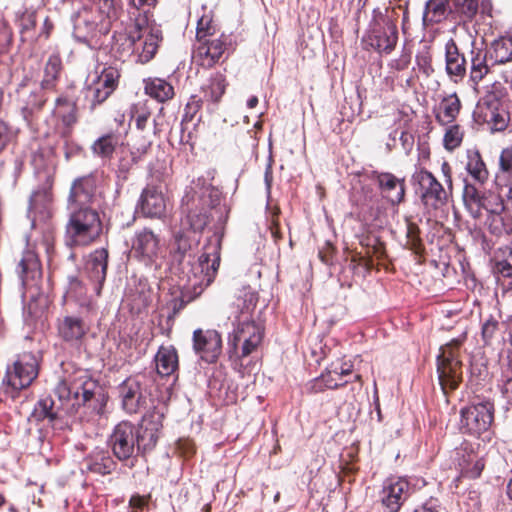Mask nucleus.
Instances as JSON below:
<instances>
[{
    "label": "nucleus",
    "mask_w": 512,
    "mask_h": 512,
    "mask_svg": "<svg viewBox=\"0 0 512 512\" xmlns=\"http://www.w3.org/2000/svg\"><path fill=\"white\" fill-rule=\"evenodd\" d=\"M128 18L133 21V30L129 33H115L111 50L121 60L135 54L137 62L145 64L156 54L161 31L148 27V12L137 6L135 2L127 3Z\"/></svg>",
    "instance_id": "1"
},
{
    "label": "nucleus",
    "mask_w": 512,
    "mask_h": 512,
    "mask_svg": "<svg viewBox=\"0 0 512 512\" xmlns=\"http://www.w3.org/2000/svg\"><path fill=\"white\" fill-rule=\"evenodd\" d=\"M216 201H218V198L211 199L209 211L205 208L189 211L186 217L181 220L180 226V228L185 231L197 233L201 232L206 227L210 218L212 220L217 218L216 231L213 237L209 239V243L204 247V252L199 257L201 272L205 271V286L210 285L213 281L220 265V248L223 236V232L220 230L223 229L227 219L226 207L216 203Z\"/></svg>",
    "instance_id": "2"
},
{
    "label": "nucleus",
    "mask_w": 512,
    "mask_h": 512,
    "mask_svg": "<svg viewBox=\"0 0 512 512\" xmlns=\"http://www.w3.org/2000/svg\"><path fill=\"white\" fill-rule=\"evenodd\" d=\"M99 385L86 370H77L61 380L55 387V395L63 403L66 414H74L96 396Z\"/></svg>",
    "instance_id": "3"
},
{
    "label": "nucleus",
    "mask_w": 512,
    "mask_h": 512,
    "mask_svg": "<svg viewBox=\"0 0 512 512\" xmlns=\"http://www.w3.org/2000/svg\"><path fill=\"white\" fill-rule=\"evenodd\" d=\"M395 7L384 5L373 9V17L363 37V43L379 53L390 54L398 41Z\"/></svg>",
    "instance_id": "4"
},
{
    "label": "nucleus",
    "mask_w": 512,
    "mask_h": 512,
    "mask_svg": "<svg viewBox=\"0 0 512 512\" xmlns=\"http://www.w3.org/2000/svg\"><path fill=\"white\" fill-rule=\"evenodd\" d=\"M69 220L65 228V243L69 247L86 246L102 232L98 212L93 208H68Z\"/></svg>",
    "instance_id": "5"
},
{
    "label": "nucleus",
    "mask_w": 512,
    "mask_h": 512,
    "mask_svg": "<svg viewBox=\"0 0 512 512\" xmlns=\"http://www.w3.org/2000/svg\"><path fill=\"white\" fill-rule=\"evenodd\" d=\"M91 10L98 11V20H90L86 11L79 14L74 25V36L82 43H89L93 38L98 22L102 28H107L113 21L119 19L123 13L121 2H92Z\"/></svg>",
    "instance_id": "6"
},
{
    "label": "nucleus",
    "mask_w": 512,
    "mask_h": 512,
    "mask_svg": "<svg viewBox=\"0 0 512 512\" xmlns=\"http://www.w3.org/2000/svg\"><path fill=\"white\" fill-rule=\"evenodd\" d=\"M461 341L454 339L442 346L437 356V373L439 384L444 393L458 388L462 380V362L459 349Z\"/></svg>",
    "instance_id": "7"
},
{
    "label": "nucleus",
    "mask_w": 512,
    "mask_h": 512,
    "mask_svg": "<svg viewBox=\"0 0 512 512\" xmlns=\"http://www.w3.org/2000/svg\"><path fill=\"white\" fill-rule=\"evenodd\" d=\"M39 374V357L32 352L18 354L7 366L3 384L12 392L28 388Z\"/></svg>",
    "instance_id": "8"
},
{
    "label": "nucleus",
    "mask_w": 512,
    "mask_h": 512,
    "mask_svg": "<svg viewBox=\"0 0 512 512\" xmlns=\"http://www.w3.org/2000/svg\"><path fill=\"white\" fill-rule=\"evenodd\" d=\"M495 407L489 399H476L461 410V429L464 433L481 436L488 433L494 421Z\"/></svg>",
    "instance_id": "9"
},
{
    "label": "nucleus",
    "mask_w": 512,
    "mask_h": 512,
    "mask_svg": "<svg viewBox=\"0 0 512 512\" xmlns=\"http://www.w3.org/2000/svg\"><path fill=\"white\" fill-rule=\"evenodd\" d=\"M136 425L129 421H121L113 428L108 437V446L113 455L121 462H131L138 457Z\"/></svg>",
    "instance_id": "10"
},
{
    "label": "nucleus",
    "mask_w": 512,
    "mask_h": 512,
    "mask_svg": "<svg viewBox=\"0 0 512 512\" xmlns=\"http://www.w3.org/2000/svg\"><path fill=\"white\" fill-rule=\"evenodd\" d=\"M163 409V406L154 405L136 425L138 456L144 457L156 447L163 428Z\"/></svg>",
    "instance_id": "11"
},
{
    "label": "nucleus",
    "mask_w": 512,
    "mask_h": 512,
    "mask_svg": "<svg viewBox=\"0 0 512 512\" xmlns=\"http://www.w3.org/2000/svg\"><path fill=\"white\" fill-rule=\"evenodd\" d=\"M146 375H136L124 380L118 388L121 406L127 414H136L148 406L150 391Z\"/></svg>",
    "instance_id": "12"
},
{
    "label": "nucleus",
    "mask_w": 512,
    "mask_h": 512,
    "mask_svg": "<svg viewBox=\"0 0 512 512\" xmlns=\"http://www.w3.org/2000/svg\"><path fill=\"white\" fill-rule=\"evenodd\" d=\"M237 321V327L228 340L229 353H237L238 344L242 343L240 357H247L260 345L264 332L262 327L250 318H237Z\"/></svg>",
    "instance_id": "13"
},
{
    "label": "nucleus",
    "mask_w": 512,
    "mask_h": 512,
    "mask_svg": "<svg viewBox=\"0 0 512 512\" xmlns=\"http://www.w3.org/2000/svg\"><path fill=\"white\" fill-rule=\"evenodd\" d=\"M475 116L492 133L504 131L510 123V113L495 95H488L478 102Z\"/></svg>",
    "instance_id": "14"
},
{
    "label": "nucleus",
    "mask_w": 512,
    "mask_h": 512,
    "mask_svg": "<svg viewBox=\"0 0 512 512\" xmlns=\"http://www.w3.org/2000/svg\"><path fill=\"white\" fill-rule=\"evenodd\" d=\"M421 189V202L427 211L437 210L447 204L450 190L445 189L428 170H421L414 176Z\"/></svg>",
    "instance_id": "15"
},
{
    "label": "nucleus",
    "mask_w": 512,
    "mask_h": 512,
    "mask_svg": "<svg viewBox=\"0 0 512 512\" xmlns=\"http://www.w3.org/2000/svg\"><path fill=\"white\" fill-rule=\"evenodd\" d=\"M98 182L97 172L74 179L67 199V208H92L91 205L97 196Z\"/></svg>",
    "instance_id": "16"
},
{
    "label": "nucleus",
    "mask_w": 512,
    "mask_h": 512,
    "mask_svg": "<svg viewBox=\"0 0 512 512\" xmlns=\"http://www.w3.org/2000/svg\"><path fill=\"white\" fill-rule=\"evenodd\" d=\"M17 273L19 275L23 296L29 293L30 298H35L40 293V283L42 280L41 265L35 252L26 250L18 264Z\"/></svg>",
    "instance_id": "17"
},
{
    "label": "nucleus",
    "mask_w": 512,
    "mask_h": 512,
    "mask_svg": "<svg viewBox=\"0 0 512 512\" xmlns=\"http://www.w3.org/2000/svg\"><path fill=\"white\" fill-rule=\"evenodd\" d=\"M193 350L207 363H215L222 353V338L214 329H196L193 332Z\"/></svg>",
    "instance_id": "18"
},
{
    "label": "nucleus",
    "mask_w": 512,
    "mask_h": 512,
    "mask_svg": "<svg viewBox=\"0 0 512 512\" xmlns=\"http://www.w3.org/2000/svg\"><path fill=\"white\" fill-rule=\"evenodd\" d=\"M160 238L149 228L137 230L132 239L131 251L147 265L153 264L161 254Z\"/></svg>",
    "instance_id": "19"
},
{
    "label": "nucleus",
    "mask_w": 512,
    "mask_h": 512,
    "mask_svg": "<svg viewBox=\"0 0 512 512\" xmlns=\"http://www.w3.org/2000/svg\"><path fill=\"white\" fill-rule=\"evenodd\" d=\"M411 487L405 478L392 477L385 480L380 499L387 512H398L409 498Z\"/></svg>",
    "instance_id": "20"
},
{
    "label": "nucleus",
    "mask_w": 512,
    "mask_h": 512,
    "mask_svg": "<svg viewBox=\"0 0 512 512\" xmlns=\"http://www.w3.org/2000/svg\"><path fill=\"white\" fill-rule=\"evenodd\" d=\"M371 178L378 184L382 196L392 205L403 202L405 197V179L390 172L373 171Z\"/></svg>",
    "instance_id": "21"
},
{
    "label": "nucleus",
    "mask_w": 512,
    "mask_h": 512,
    "mask_svg": "<svg viewBox=\"0 0 512 512\" xmlns=\"http://www.w3.org/2000/svg\"><path fill=\"white\" fill-rule=\"evenodd\" d=\"M108 265V251L104 248L96 249L87 258L84 266V273L94 284V290L100 295L106 279Z\"/></svg>",
    "instance_id": "22"
},
{
    "label": "nucleus",
    "mask_w": 512,
    "mask_h": 512,
    "mask_svg": "<svg viewBox=\"0 0 512 512\" xmlns=\"http://www.w3.org/2000/svg\"><path fill=\"white\" fill-rule=\"evenodd\" d=\"M137 209L146 218H161L166 212L164 195L154 186L146 187L141 193Z\"/></svg>",
    "instance_id": "23"
},
{
    "label": "nucleus",
    "mask_w": 512,
    "mask_h": 512,
    "mask_svg": "<svg viewBox=\"0 0 512 512\" xmlns=\"http://www.w3.org/2000/svg\"><path fill=\"white\" fill-rule=\"evenodd\" d=\"M445 69L450 80L458 83L466 75V59L459 52L458 46L453 39L445 44Z\"/></svg>",
    "instance_id": "24"
},
{
    "label": "nucleus",
    "mask_w": 512,
    "mask_h": 512,
    "mask_svg": "<svg viewBox=\"0 0 512 512\" xmlns=\"http://www.w3.org/2000/svg\"><path fill=\"white\" fill-rule=\"evenodd\" d=\"M227 46L224 35L218 39L206 40L197 47L194 58L200 62V65L212 67L220 60Z\"/></svg>",
    "instance_id": "25"
},
{
    "label": "nucleus",
    "mask_w": 512,
    "mask_h": 512,
    "mask_svg": "<svg viewBox=\"0 0 512 512\" xmlns=\"http://www.w3.org/2000/svg\"><path fill=\"white\" fill-rule=\"evenodd\" d=\"M352 373V365L347 363H342L340 365H333L332 370L328 372V374H322L320 377L315 378L311 384V391L314 393H318L323 391L325 388L329 389H337L346 385L349 380H345L340 382V378L343 376H348Z\"/></svg>",
    "instance_id": "26"
},
{
    "label": "nucleus",
    "mask_w": 512,
    "mask_h": 512,
    "mask_svg": "<svg viewBox=\"0 0 512 512\" xmlns=\"http://www.w3.org/2000/svg\"><path fill=\"white\" fill-rule=\"evenodd\" d=\"M53 114L59 118L64 126L63 135L70 134L73 126L78 121V107L75 100L66 95H61L55 100Z\"/></svg>",
    "instance_id": "27"
},
{
    "label": "nucleus",
    "mask_w": 512,
    "mask_h": 512,
    "mask_svg": "<svg viewBox=\"0 0 512 512\" xmlns=\"http://www.w3.org/2000/svg\"><path fill=\"white\" fill-rule=\"evenodd\" d=\"M116 465L108 451L103 449L93 451L82 462L84 470L101 476L111 474L116 469Z\"/></svg>",
    "instance_id": "28"
},
{
    "label": "nucleus",
    "mask_w": 512,
    "mask_h": 512,
    "mask_svg": "<svg viewBox=\"0 0 512 512\" xmlns=\"http://www.w3.org/2000/svg\"><path fill=\"white\" fill-rule=\"evenodd\" d=\"M63 403L57 402L51 396H45L37 401L32 417L36 421L48 420L50 423L67 415Z\"/></svg>",
    "instance_id": "29"
},
{
    "label": "nucleus",
    "mask_w": 512,
    "mask_h": 512,
    "mask_svg": "<svg viewBox=\"0 0 512 512\" xmlns=\"http://www.w3.org/2000/svg\"><path fill=\"white\" fill-rule=\"evenodd\" d=\"M47 91V89H42V86H40L37 90L31 91L29 95L22 100L20 108L21 115L28 124L34 121L48 101Z\"/></svg>",
    "instance_id": "30"
},
{
    "label": "nucleus",
    "mask_w": 512,
    "mask_h": 512,
    "mask_svg": "<svg viewBox=\"0 0 512 512\" xmlns=\"http://www.w3.org/2000/svg\"><path fill=\"white\" fill-rule=\"evenodd\" d=\"M494 66L495 65L488 59V54L485 50H471L470 81L473 85H478V83L490 73Z\"/></svg>",
    "instance_id": "31"
},
{
    "label": "nucleus",
    "mask_w": 512,
    "mask_h": 512,
    "mask_svg": "<svg viewBox=\"0 0 512 512\" xmlns=\"http://www.w3.org/2000/svg\"><path fill=\"white\" fill-rule=\"evenodd\" d=\"M461 109V102L455 93L442 99L435 114L436 121L446 126L451 124L457 118Z\"/></svg>",
    "instance_id": "32"
},
{
    "label": "nucleus",
    "mask_w": 512,
    "mask_h": 512,
    "mask_svg": "<svg viewBox=\"0 0 512 512\" xmlns=\"http://www.w3.org/2000/svg\"><path fill=\"white\" fill-rule=\"evenodd\" d=\"M488 59L494 65L512 61V38L500 37L494 40L486 49Z\"/></svg>",
    "instance_id": "33"
},
{
    "label": "nucleus",
    "mask_w": 512,
    "mask_h": 512,
    "mask_svg": "<svg viewBox=\"0 0 512 512\" xmlns=\"http://www.w3.org/2000/svg\"><path fill=\"white\" fill-rule=\"evenodd\" d=\"M489 231L496 236L512 234V215L504 211L502 203L491 211L489 218Z\"/></svg>",
    "instance_id": "34"
},
{
    "label": "nucleus",
    "mask_w": 512,
    "mask_h": 512,
    "mask_svg": "<svg viewBox=\"0 0 512 512\" xmlns=\"http://www.w3.org/2000/svg\"><path fill=\"white\" fill-rule=\"evenodd\" d=\"M157 372L162 376L171 375L178 367L176 349L170 346H161L155 356Z\"/></svg>",
    "instance_id": "35"
},
{
    "label": "nucleus",
    "mask_w": 512,
    "mask_h": 512,
    "mask_svg": "<svg viewBox=\"0 0 512 512\" xmlns=\"http://www.w3.org/2000/svg\"><path fill=\"white\" fill-rule=\"evenodd\" d=\"M196 240L191 238V232L180 228L174 233V240L171 245L173 260L181 264L187 256H190L193 243Z\"/></svg>",
    "instance_id": "36"
},
{
    "label": "nucleus",
    "mask_w": 512,
    "mask_h": 512,
    "mask_svg": "<svg viewBox=\"0 0 512 512\" xmlns=\"http://www.w3.org/2000/svg\"><path fill=\"white\" fill-rule=\"evenodd\" d=\"M120 74L113 67L104 68L100 74L90 75L88 81L110 96L118 85Z\"/></svg>",
    "instance_id": "37"
},
{
    "label": "nucleus",
    "mask_w": 512,
    "mask_h": 512,
    "mask_svg": "<svg viewBox=\"0 0 512 512\" xmlns=\"http://www.w3.org/2000/svg\"><path fill=\"white\" fill-rule=\"evenodd\" d=\"M86 326L78 317L67 316L59 326L61 337L67 342L80 340L86 333Z\"/></svg>",
    "instance_id": "38"
},
{
    "label": "nucleus",
    "mask_w": 512,
    "mask_h": 512,
    "mask_svg": "<svg viewBox=\"0 0 512 512\" xmlns=\"http://www.w3.org/2000/svg\"><path fill=\"white\" fill-rule=\"evenodd\" d=\"M463 202L474 217L480 215L481 209L485 208L484 197L479 189L474 185L465 181L463 189Z\"/></svg>",
    "instance_id": "39"
},
{
    "label": "nucleus",
    "mask_w": 512,
    "mask_h": 512,
    "mask_svg": "<svg viewBox=\"0 0 512 512\" xmlns=\"http://www.w3.org/2000/svg\"><path fill=\"white\" fill-rule=\"evenodd\" d=\"M145 92L158 102H165L174 95V89L170 83L164 79L154 78L146 82Z\"/></svg>",
    "instance_id": "40"
},
{
    "label": "nucleus",
    "mask_w": 512,
    "mask_h": 512,
    "mask_svg": "<svg viewBox=\"0 0 512 512\" xmlns=\"http://www.w3.org/2000/svg\"><path fill=\"white\" fill-rule=\"evenodd\" d=\"M62 68V61L58 54H51L44 67V76L40 86L42 89L52 90L55 87L59 73Z\"/></svg>",
    "instance_id": "41"
},
{
    "label": "nucleus",
    "mask_w": 512,
    "mask_h": 512,
    "mask_svg": "<svg viewBox=\"0 0 512 512\" xmlns=\"http://www.w3.org/2000/svg\"><path fill=\"white\" fill-rule=\"evenodd\" d=\"M449 2H425L423 22L425 25L439 23L451 12Z\"/></svg>",
    "instance_id": "42"
},
{
    "label": "nucleus",
    "mask_w": 512,
    "mask_h": 512,
    "mask_svg": "<svg viewBox=\"0 0 512 512\" xmlns=\"http://www.w3.org/2000/svg\"><path fill=\"white\" fill-rule=\"evenodd\" d=\"M118 142L119 138L116 134L108 133L96 139L91 146V150L98 157L111 158Z\"/></svg>",
    "instance_id": "43"
},
{
    "label": "nucleus",
    "mask_w": 512,
    "mask_h": 512,
    "mask_svg": "<svg viewBox=\"0 0 512 512\" xmlns=\"http://www.w3.org/2000/svg\"><path fill=\"white\" fill-rule=\"evenodd\" d=\"M466 170L479 184H483L488 179V171L479 152L477 151L470 152L468 154Z\"/></svg>",
    "instance_id": "44"
},
{
    "label": "nucleus",
    "mask_w": 512,
    "mask_h": 512,
    "mask_svg": "<svg viewBox=\"0 0 512 512\" xmlns=\"http://www.w3.org/2000/svg\"><path fill=\"white\" fill-rule=\"evenodd\" d=\"M226 89V80L223 74L215 73L211 76L209 85L204 89V98L211 102H218Z\"/></svg>",
    "instance_id": "45"
},
{
    "label": "nucleus",
    "mask_w": 512,
    "mask_h": 512,
    "mask_svg": "<svg viewBox=\"0 0 512 512\" xmlns=\"http://www.w3.org/2000/svg\"><path fill=\"white\" fill-rule=\"evenodd\" d=\"M459 466L463 475L472 479L479 477L484 469L483 461L471 454L468 455L467 460L463 459V461L459 462Z\"/></svg>",
    "instance_id": "46"
},
{
    "label": "nucleus",
    "mask_w": 512,
    "mask_h": 512,
    "mask_svg": "<svg viewBox=\"0 0 512 512\" xmlns=\"http://www.w3.org/2000/svg\"><path fill=\"white\" fill-rule=\"evenodd\" d=\"M496 273L506 278H512V242L503 250V258L495 264Z\"/></svg>",
    "instance_id": "47"
},
{
    "label": "nucleus",
    "mask_w": 512,
    "mask_h": 512,
    "mask_svg": "<svg viewBox=\"0 0 512 512\" xmlns=\"http://www.w3.org/2000/svg\"><path fill=\"white\" fill-rule=\"evenodd\" d=\"M462 139H463V133L460 129V126L452 125L446 130V132L444 134V138H443L444 147L447 150L452 151L461 145Z\"/></svg>",
    "instance_id": "48"
},
{
    "label": "nucleus",
    "mask_w": 512,
    "mask_h": 512,
    "mask_svg": "<svg viewBox=\"0 0 512 512\" xmlns=\"http://www.w3.org/2000/svg\"><path fill=\"white\" fill-rule=\"evenodd\" d=\"M109 96L90 81L87 83L85 99L90 102V109L94 110L97 105L102 104Z\"/></svg>",
    "instance_id": "49"
},
{
    "label": "nucleus",
    "mask_w": 512,
    "mask_h": 512,
    "mask_svg": "<svg viewBox=\"0 0 512 512\" xmlns=\"http://www.w3.org/2000/svg\"><path fill=\"white\" fill-rule=\"evenodd\" d=\"M258 302V296L255 292L248 291L244 293L243 305L240 311L239 316L236 318H244L249 319L252 311L256 307Z\"/></svg>",
    "instance_id": "50"
},
{
    "label": "nucleus",
    "mask_w": 512,
    "mask_h": 512,
    "mask_svg": "<svg viewBox=\"0 0 512 512\" xmlns=\"http://www.w3.org/2000/svg\"><path fill=\"white\" fill-rule=\"evenodd\" d=\"M133 117L135 118L136 127L143 131L150 118V111L146 104L136 106Z\"/></svg>",
    "instance_id": "51"
},
{
    "label": "nucleus",
    "mask_w": 512,
    "mask_h": 512,
    "mask_svg": "<svg viewBox=\"0 0 512 512\" xmlns=\"http://www.w3.org/2000/svg\"><path fill=\"white\" fill-rule=\"evenodd\" d=\"M135 163L136 157L133 154H131L129 157H122L118 164V176L126 179L128 172Z\"/></svg>",
    "instance_id": "52"
},
{
    "label": "nucleus",
    "mask_w": 512,
    "mask_h": 512,
    "mask_svg": "<svg viewBox=\"0 0 512 512\" xmlns=\"http://www.w3.org/2000/svg\"><path fill=\"white\" fill-rule=\"evenodd\" d=\"M500 169L503 172L512 174V147L502 150L499 159Z\"/></svg>",
    "instance_id": "53"
},
{
    "label": "nucleus",
    "mask_w": 512,
    "mask_h": 512,
    "mask_svg": "<svg viewBox=\"0 0 512 512\" xmlns=\"http://www.w3.org/2000/svg\"><path fill=\"white\" fill-rule=\"evenodd\" d=\"M498 326V321H496L493 318H490L487 321H485V323L482 326V336L486 343L494 337L496 331L498 330Z\"/></svg>",
    "instance_id": "54"
},
{
    "label": "nucleus",
    "mask_w": 512,
    "mask_h": 512,
    "mask_svg": "<svg viewBox=\"0 0 512 512\" xmlns=\"http://www.w3.org/2000/svg\"><path fill=\"white\" fill-rule=\"evenodd\" d=\"M512 381V357L507 356L501 360V378L500 384Z\"/></svg>",
    "instance_id": "55"
},
{
    "label": "nucleus",
    "mask_w": 512,
    "mask_h": 512,
    "mask_svg": "<svg viewBox=\"0 0 512 512\" xmlns=\"http://www.w3.org/2000/svg\"><path fill=\"white\" fill-rule=\"evenodd\" d=\"M37 13L38 12L36 10H33V11L26 10L21 13L20 22H21V26L23 29L29 30V29H32L33 27H35L36 21H37L36 20Z\"/></svg>",
    "instance_id": "56"
},
{
    "label": "nucleus",
    "mask_w": 512,
    "mask_h": 512,
    "mask_svg": "<svg viewBox=\"0 0 512 512\" xmlns=\"http://www.w3.org/2000/svg\"><path fill=\"white\" fill-rule=\"evenodd\" d=\"M455 9L461 11L467 18H472L478 11V2H455Z\"/></svg>",
    "instance_id": "57"
},
{
    "label": "nucleus",
    "mask_w": 512,
    "mask_h": 512,
    "mask_svg": "<svg viewBox=\"0 0 512 512\" xmlns=\"http://www.w3.org/2000/svg\"><path fill=\"white\" fill-rule=\"evenodd\" d=\"M201 106V99H197L196 96L191 97L185 108V115L183 121L191 120L197 113Z\"/></svg>",
    "instance_id": "58"
},
{
    "label": "nucleus",
    "mask_w": 512,
    "mask_h": 512,
    "mask_svg": "<svg viewBox=\"0 0 512 512\" xmlns=\"http://www.w3.org/2000/svg\"><path fill=\"white\" fill-rule=\"evenodd\" d=\"M407 238L411 249L417 250L420 245V238L418 237V227L415 224H409L407 227Z\"/></svg>",
    "instance_id": "59"
},
{
    "label": "nucleus",
    "mask_w": 512,
    "mask_h": 512,
    "mask_svg": "<svg viewBox=\"0 0 512 512\" xmlns=\"http://www.w3.org/2000/svg\"><path fill=\"white\" fill-rule=\"evenodd\" d=\"M212 22V17L206 14H203L197 23V37L199 40L202 38V33H209L210 24Z\"/></svg>",
    "instance_id": "60"
},
{
    "label": "nucleus",
    "mask_w": 512,
    "mask_h": 512,
    "mask_svg": "<svg viewBox=\"0 0 512 512\" xmlns=\"http://www.w3.org/2000/svg\"><path fill=\"white\" fill-rule=\"evenodd\" d=\"M7 142H8V127L3 121H0V152L3 150V148L5 147Z\"/></svg>",
    "instance_id": "61"
},
{
    "label": "nucleus",
    "mask_w": 512,
    "mask_h": 512,
    "mask_svg": "<svg viewBox=\"0 0 512 512\" xmlns=\"http://www.w3.org/2000/svg\"><path fill=\"white\" fill-rule=\"evenodd\" d=\"M501 393L508 403H512V380L503 384H500Z\"/></svg>",
    "instance_id": "62"
},
{
    "label": "nucleus",
    "mask_w": 512,
    "mask_h": 512,
    "mask_svg": "<svg viewBox=\"0 0 512 512\" xmlns=\"http://www.w3.org/2000/svg\"><path fill=\"white\" fill-rule=\"evenodd\" d=\"M400 140L402 142V146L405 150H410L413 145V136L406 131L400 132Z\"/></svg>",
    "instance_id": "63"
},
{
    "label": "nucleus",
    "mask_w": 512,
    "mask_h": 512,
    "mask_svg": "<svg viewBox=\"0 0 512 512\" xmlns=\"http://www.w3.org/2000/svg\"><path fill=\"white\" fill-rule=\"evenodd\" d=\"M414 512H439L437 505L434 501H429L425 503L419 509H416Z\"/></svg>",
    "instance_id": "64"
}]
</instances>
